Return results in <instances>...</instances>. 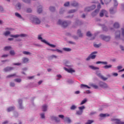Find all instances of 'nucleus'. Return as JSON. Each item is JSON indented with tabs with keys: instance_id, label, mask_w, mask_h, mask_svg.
<instances>
[{
	"instance_id": "obj_1",
	"label": "nucleus",
	"mask_w": 124,
	"mask_h": 124,
	"mask_svg": "<svg viewBox=\"0 0 124 124\" xmlns=\"http://www.w3.org/2000/svg\"><path fill=\"white\" fill-rule=\"evenodd\" d=\"M71 22L69 21H62L61 19H59L57 22L58 25H61L63 28H66L68 26H69Z\"/></svg>"
},
{
	"instance_id": "obj_2",
	"label": "nucleus",
	"mask_w": 124,
	"mask_h": 124,
	"mask_svg": "<svg viewBox=\"0 0 124 124\" xmlns=\"http://www.w3.org/2000/svg\"><path fill=\"white\" fill-rule=\"evenodd\" d=\"M38 39H39V40H41L42 41V42H43L44 43H45V44H46L47 45H48V46H50V47H52V48H55V47H56V45L51 44L47 42V41H46V40H43V39L41 37V35H39L38 36Z\"/></svg>"
},
{
	"instance_id": "obj_3",
	"label": "nucleus",
	"mask_w": 124,
	"mask_h": 124,
	"mask_svg": "<svg viewBox=\"0 0 124 124\" xmlns=\"http://www.w3.org/2000/svg\"><path fill=\"white\" fill-rule=\"evenodd\" d=\"M94 54H97V51H94L92 52L89 56L88 57V58L86 59V61H90L91 59L92 60H94V59H95V57H96V55H94Z\"/></svg>"
},
{
	"instance_id": "obj_4",
	"label": "nucleus",
	"mask_w": 124,
	"mask_h": 124,
	"mask_svg": "<svg viewBox=\"0 0 124 124\" xmlns=\"http://www.w3.org/2000/svg\"><path fill=\"white\" fill-rule=\"evenodd\" d=\"M98 9H96L93 13H92V16H95L97 14H98V12H99V9L101 8V5L100 4H98L97 5Z\"/></svg>"
},
{
	"instance_id": "obj_5",
	"label": "nucleus",
	"mask_w": 124,
	"mask_h": 124,
	"mask_svg": "<svg viewBox=\"0 0 124 124\" xmlns=\"http://www.w3.org/2000/svg\"><path fill=\"white\" fill-rule=\"evenodd\" d=\"M95 5H93L90 7H87L85 9V12H90V11H92V10H93V9H95Z\"/></svg>"
},
{
	"instance_id": "obj_6",
	"label": "nucleus",
	"mask_w": 124,
	"mask_h": 124,
	"mask_svg": "<svg viewBox=\"0 0 124 124\" xmlns=\"http://www.w3.org/2000/svg\"><path fill=\"white\" fill-rule=\"evenodd\" d=\"M26 37L27 36V34H16V35H11V37H14L15 38H16V37Z\"/></svg>"
},
{
	"instance_id": "obj_7",
	"label": "nucleus",
	"mask_w": 124,
	"mask_h": 124,
	"mask_svg": "<svg viewBox=\"0 0 124 124\" xmlns=\"http://www.w3.org/2000/svg\"><path fill=\"white\" fill-rule=\"evenodd\" d=\"M100 37L101 38H102V39H103V40H104L105 41H107V42L109 41L110 39H111L110 36H104V35H101Z\"/></svg>"
},
{
	"instance_id": "obj_8",
	"label": "nucleus",
	"mask_w": 124,
	"mask_h": 124,
	"mask_svg": "<svg viewBox=\"0 0 124 124\" xmlns=\"http://www.w3.org/2000/svg\"><path fill=\"white\" fill-rule=\"evenodd\" d=\"M111 122H115L116 124H124V122H121L120 120L117 119H111Z\"/></svg>"
},
{
	"instance_id": "obj_9",
	"label": "nucleus",
	"mask_w": 124,
	"mask_h": 124,
	"mask_svg": "<svg viewBox=\"0 0 124 124\" xmlns=\"http://www.w3.org/2000/svg\"><path fill=\"white\" fill-rule=\"evenodd\" d=\"M107 14H108L107 11H106V10H103L100 13V16L103 17V16L105 15L106 17H108V16H107Z\"/></svg>"
},
{
	"instance_id": "obj_10",
	"label": "nucleus",
	"mask_w": 124,
	"mask_h": 124,
	"mask_svg": "<svg viewBox=\"0 0 124 124\" xmlns=\"http://www.w3.org/2000/svg\"><path fill=\"white\" fill-rule=\"evenodd\" d=\"M99 85L101 88H103V89H106L107 88H108V85H107V84L103 82H100L99 83Z\"/></svg>"
},
{
	"instance_id": "obj_11",
	"label": "nucleus",
	"mask_w": 124,
	"mask_h": 124,
	"mask_svg": "<svg viewBox=\"0 0 124 124\" xmlns=\"http://www.w3.org/2000/svg\"><path fill=\"white\" fill-rule=\"evenodd\" d=\"M121 37V31H117L115 32V38L118 39Z\"/></svg>"
},
{
	"instance_id": "obj_12",
	"label": "nucleus",
	"mask_w": 124,
	"mask_h": 124,
	"mask_svg": "<svg viewBox=\"0 0 124 124\" xmlns=\"http://www.w3.org/2000/svg\"><path fill=\"white\" fill-rule=\"evenodd\" d=\"M97 76H98L99 78H101V79H102V80L104 81H106V80L108 79L107 78H105L103 76H102L101 73L97 74Z\"/></svg>"
},
{
	"instance_id": "obj_13",
	"label": "nucleus",
	"mask_w": 124,
	"mask_h": 124,
	"mask_svg": "<svg viewBox=\"0 0 124 124\" xmlns=\"http://www.w3.org/2000/svg\"><path fill=\"white\" fill-rule=\"evenodd\" d=\"M33 21L34 23H35V24H36L37 25H39V24H40L41 23L40 20H39V19L37 17H34L33 19Z\"/></svg>"
},
{
	"instance_id": "obj_14",
	"label": "nucleus",
	"mask_w": 124,
	"mask_h": 124,
	"mask_svg": "<svg viewBox=\"0 0 124 124\" xmlns=\"http://www.w3.org/2000/svg\"><path fill=\"white\" fill-rule=\"evenodd\" d=\"M64 70H65L66 71H67V72H68L69 73H72L73 72H75V71L74 70H72V69H67L65 67H64Z\"/></svg>"
},
{
	"instance_id": "obj_15",
	"label": "nucleus",
	"mask_w": 124,
	"mask_h": 124,
	"mask_svg": "<svg viewBox=\"0 0 124 124\" xmlns=\"http://www.w3.org/2000/svg\"><path fill=\"white\" fill-rule=\"evenodd\" d=\"M13 69V67H7L6 68L4 69V71H5V72H7L8 71H11V70H12Z\"/></svg>"
},
{
	"instance_id": "obj_16",
	"label": "nucleus",
	"mask_w": 124,
	"mask_h": 124,
	"mask_svg": "<svg viewBox=\"0 0 124 124\" xmlns=\"http://www.w3.org/2000/svg\"><path fill=\"white\" fill-rule=\"evenodd\" d=\"M51 119L54 120V121H55V122H57V123H59V122H61V120L57 117L52 116L51 117Z\"/></svg>"
},
{
	"instance_id": "obj_17",
	"label": "nucleus",
	"mask_w": 124,
	"mask_h": 124,
	"mask_svg": "<svg viewBox=\"0 0 124 124\" xmlns=\"http://www.w3.org/2000/svg\"><path fill=\"white\" fill-rule=\"evenodd\" d=\"M63 121H64V122H66L68 124H70V123H71V120L68 117H66V118H64Z\"/></svg>"
},
{
	"instance_id": "obj_18",
	"label": "nucleus",
	"mask_w": 124,
	"mask_h": 124,
	"mask_svg": "<svg viewBox=\"0 0 124 124\" xmlns=\"http://www.w3.org/2000/svg\"><path fill=\"white\" fill-rule=\"evenodd\" d=\"M96 64H99V63H102L103 64L106 65L107 63V62H101V61H98L96 62Z\"/></svg>"
},
{
	"instance_id": "obj_19",
	"label": "nucleus",
	"mask_w": 124,
	"mask_h": 124,
	"mask_svg": "<svg viewBox=\"0 0 124 124\" xmlns=\"http://www.w3.org/2000/svg\"><path fill=\"white\" fill-rule=\"evenodd\" d=\"M15 109V108L14 107H11L7 108V112H11V111H13Z\"/></svg>"
},
{
	"instance_id": "obj_20",
	"label": "nucleus",
	"mask_w": 124,
	"mask_h": 124,
	"mask_svg": "<svg viewBox=\"0 0 124 124\" xmlns=\"http://www.w3.org/2000/svg\"><path fill=\"white\" fill-rule=\"evenodd\" d=\"M100 117H101V118H105V117H109V114L101 113L100 114Z\"/></svg>"
},
{
	"instance_id": "obj_21",
	"label": "nucleus",
	"mask_w": 124,
	"mask_h": 124,
	"mask_svg": "<svg viewBox=\"0 0 124 124\" xmlns=\"http://www.w3.org/2000/svg\"><path fill=\"white\" fill-rule=\"evenodd\" d=\"M42 111L43 112H45V111H47V105H44V106H43Z\"/></svg>"
},
{
	"instance_id": "obj_22",
	"label": "nucleus",
	"mask_w": 124,
	"mask_h": 124,
	"mask_svg": "<svg viewBox=\"0 0 124 124\" xmlns=\"http://www.w3.org/2000/svg\"><path fill=\"white\" fill-rule=\"evenodd\" d=\"M22 102H23V101L21 99H19L18 100V103L19 104V108L20 109H23V106H22Z\"/></svg>"
},
{
	"instance_id": "obj_23",
	"label": "nucleus",
	"mask_w": 124,
	"mask_h": 124,
	"mask_svg": "<svg viewBox=\"0 0 124 124\" xmlns=\"http://www.w3.org/2000/svg\"><path fill=\"white\" fill-rule=\"evenodd\" d=\"M80 87L83 89V88H87V89H91V87H90L89 86L85 85V84H81Z\"/></svg>"
},
{
	"instance_id": "obj_24",
	"label": "nucleus",
	"mask_w": 124,
	"mask_h": 124,
	"mask_svg": "<svg viewBox=\"0 0 124 124\" xmlns=\"http://www.w3.org/2000/svg\"><path fill=\"white\" fill-rule=\"evenodd\" d=\"M112 65H106L104 66V68L105 69H108V68H111Z\"/></svg>"
},
{
	"instance_id": "obj_25",
	"label": "nucleus",
	"mask_w": 124,
	"mask_h": 124,
	"mask_svg": "<svg viewBox=\"0 0 124 124\" xmlns=\"http://www.w3.org/2000/svg\"><path fill=\"white\" fill-rule=\"evenodd\" d=\"M37 12L38 13L40 14L41 13V12H42V7L41 6H40L37 10Z\"/></svg>"
},
{
	"instance_id": "obj_26",
	"label": "nucleus",
	"mask_w": 124,
	"mask_h": 124,
	"mask_svg": "<svg viewBox=\"0 0 124 124\" xmlns=\"http://www.w3.org/2000/svg\"><path fill=\"white\" fill-rule=\"evenodd\" d=\"M113 27L115 29H118V28H120V24H119L118 23H114Z\"/></svg>"
},
{
	"instance_id": "obj_27",
	"label": "nucleus",
	"mask_w": 124,
	"mask_h": 124,
	"mask_svg": "<svg viewBox=\"0 0 124 124\" xmlns=\"http://www.w3.org/2000/svg\"><path fill=\"white\" fill-rule=\"evenodd\" d=\"M90 67L92 69H93V70H96L97 69H99V67H95V66H90Z\"/></svg>"
},
{
	"instance_id": "obj_28",
	"label": "nucleus",
	"mask_w": 124,
	"mask_h": 124,
	"mask_svg": "<svg viewBox=\"0 0 124 124\" xmlns=\"http://www.w3.org/2000/svg\"><path fill=\"white\" fill-rule=\"evenodd\" d=\"M71 5L72 6H74V7H76V6H78V3L75 2V1H74L73 2H72L71 3Z\"/></svg>"
},
{
	"instance_id": "obj_29",
	"label": "nucleus",
	"mask_w": 124,
	"mask_h": 124,
	"mask_svg": "<svg viewBox=\"0 0 124 124\" xmlns=\"http://www.w3.org/2000/svg\"><path fill=\"white\" fill-rule=\"evenodd\" d=\"M23 62L26 63L29 62V59L27 58H23L22 59Z\"/></svg>"
},
{
	"instance_id": "obj_30",
	"label": "nucleus",
	"mask_w": 124,
	"mask_h": 124,
	"mask_svg": "<svg viewBox=\"0 0 124 124\" xmlns=\"http://www.w3.org/2000/svg\"><path fill=\"white\" fill-rule=\"evenodd\" d=\"M23 54L24 55H29V56H31V53L29 52V51H23Z\"/></svg>"
},
{
	"instance_id": "obj_31",
	"label": "nucleus",
	"mask_w": 124,
	"mask_h": 124,
	"mask_svg": "<svg viewBox=\"0 0 124 124\" xmlns=\"http://www.w3.org/2000/svg\"><path fill=\"white\" fill-rule=\"evenodd\" d=\"M63 50L65 52H69L71 51V49H70V48H66V47L63 48Z\"/></svg>"
},
{
	"instance_id": "obj_32",
	"label": "nucleus",
	"mask_w": 124,
	"mask_h": 124,
	"mask_svg": "<svg viewBox=\"0 0 124 124\" xmlns=\"http://www.w3.org/2000/svg\"><path fill=\"white\" fill-rule=\"evenodd\" d=\"M78 34L79 35V37H82L83 36V34L81 33V31L80 30L78 31Z\"/></svg>"
},
{
	"instance_id": "obj_33",
	"label": "nucleus",
	"mask_w": 124,
	"mask_h": 124,
	"mask_svg": "<svg viewBox=\"0 0 124 124\" xmlns=\"http://www.w3.org/2000/svg\"><path fill=\"white\" fill-rule=\"evenodd\" d=\"M77 115H82L83 114V110H78L76 112Z\"/></svg>"
},
{
	"instance_id": "obj_34",
	"label": "nucleus",
	"mask_w": 124,
	"mask_h": 124,
	"mask_svg": "<svg viewBox=\"0 0 124 124\" xmlns=\"http://www.w3.org/2000/svg\"><path fill=\"white\" fill-rule=\"evenodd\" d=\"M15 15L16 17H18V18H20V19H22V16H21V15H20L18 13H16Z\"/></svg>"
},
{
	"instance_id": "obj_35",
	"label": "nucleus",
	"mask_w": 124,
	"mask_h": 124,
	"mask_svg": "<svg viewBox=\"0 0 124 124\" xmlns=\"http://www.w3.org/2000/svg\"><path fill=\"white\" fill-rule=\"evenodd\" d=\"M16 9H17V10H20V9H21V4L18 3V4L16 5Z\"/></svg>"
},
{
	"instance_id": "obj_36",
	"label": "nucleus",
	"mask_w": 124,
	"mask_h": 124,
	"mask_svg": "<svg viewBox=\"0 0 124 124\" xmlns=\"http://www.w3.org/2000/svg\"><path fill=\"white\" fill-rule=\"evenodd\" d=\"M109 11H110V14H114V13H115V12H116V11H115L114 10V8L110 9Z\"/></svg>"
},
{
	"instance_id": "obj_37",
	"label": "nucleus",
	"mask_w": 124,
	"mask_h": 124,
	"mask_svg": "<svg viewBox=\"0 0 124 124\" xmlns=\"http://www.w3.org/2000/svg\"><path fill=\"white\" fill-rule=\"evenodd\" d=\"M10 34V31H6L4 33V35L5 36H7V35H9Z\"/></svg>"
},
{
	"instance_id": "obj_38",
	"label": "nucleus",
	"mask_w": 124,
	"mask_h": 124,
	"mask_svg": "<svg viewBox=\"0 0 124 124\" xmlns=\"http://www.w3.org/2000/svg\"><path fill=\"white\" fill-rule=\"evenodd\" d=\"M49 10L51 12H54V11H55V10H56V9H55V7H50L49 8Z\"/></svg>"
},
{
	"instance_id": "obj_39",
	"label": "nucleus",
	"mask_w": 124,
	"mask_h": 124,
	"mask_svg": "<svg viewBox=\"0 0 124 124\" xmlns=\"http://www.w3.org/2000/svg\"><path fill=\"white\" fill-rule=\"evenodd\" d=\"M14 76H16V74L8 75L7 76V78H11V77H14Z\"/></svg>"
},
{
	"instance_id": "obj_40",
	"label": "nucleus",
	"mask_w": 124,
	"mask_h": 124,
	"mask_svg": "<svg viewBox=\"0 0 124 124\" xmlns=\"http://www.w3.org/2000/svg\"><path fill=\"white\" fill-rule=\"evenodd\" d=\"M10 49H11V46H5L4 48V49L5 50V51H7L8 50H10Z\"/></svg>"
},
{
	"instance_id": "obj_41",
	"label": "nucleus",
	"mask_w": 124,
	"mask_h": 124,
	"mask_svg": "<svg viewBox=\"0 0 124 124\" xmlns=\"http://www.w3.org/2000/svg\"><path fill=\"white\" fill-rule=\"evenodd\" d=\"M87 102V100L86 99H84L83 100H82L80 103V105H83V104H85Z\"/></svg>"
},
{
	"instance_id": "obj_42",
	"label": "nucleus",
	"mask_w": 124,
	"mask_h": 124,
	"mask_svg": "<svg viewBox=\"0 0 124 124\" xmlns=\"http://www.w3.org/2000/svg\"><path fill=\"white\" fill-rule=\"evenodd\" d=\"M93 123V120H88L85 124H92Z\"/></svg>"
},
{
	"instance_id": "obj_43",
	"label": "nucleus",
	"mask_w": 124,
	"mask_h": 124,
	"mask_svg": "<svg viewBox=\"0 0 124 124\" xmlns=\"http://www.w3.org/2000/svg\"><path fill=\"white\" fill-rule=\"evenodd\" d=\"M22 80L21 78H16L15 79V82H16L17 83H20Z\"/></svg>"
},
{
	"instance_id": "obj_44",
	"label": "nucleus",
	"mask_w": 124,
	"mask_h": 124,
	"mask_svg": "<svg viewBox=\"0 0 124 124\" xmlns=\"http://www.w3.org/2000/svg\"><path fill=\"white\" fill-rule=\"evenodd\" d=\"M86 35L88 37H91V36H92V33H91V32L88 31V32H87Z\"/></svg>"
},
{
	"instance_id": "obj_45",
	"label": "nucleus",
	"mask_w": 124,
	"mask_h": 124,
	"mask_svg": "<svg viewBox=\"0 0 124 124\" xmlns=\"http://www.w3.org/2000/svg\"><path fill=\"white\" fill-rule=\"evenodd\" d=\"M85 108V106H82L81 107H79L78 109L80 110V111H83L84 110V108Z\"/></svg>"
},
{
	"instance_id": "obj_46",
	"label": "nucleus",
	"mask_w": 124,
	"mask_h": 124,
	"mask_svg": "<svg viewBox=\"0 0 124 124\" xmlns=\"http://www.w3.org/2000/svg\"><path fill=\"white\" fill-rule=\"evenodd\" d=\"M32 11L31 10V8H28L26 10V12L27 13H31Z\"/></svg>"
},
{
	"instance_id": "obj_47",
	"label": "nucleus",
	"mask_w": 124,
	"mask_h": 124,
	"mask_svg": "<svg viewBox=\"0 0 124 124\" xmlns=\"http://www.w3.org/2000/svg\"><path fill=\"white\" fill-rule=\"evenodd\" d=\"M75 25L77 26H80L81 25V21H78L76 22Z\"/></svg>"
},
{
	"instance_id": "obj_48",
	"label": "nucleus",
	"mask_w": 124,
	"mask_h": 124,
	"mask_svg": "<svg viewBox=\"0 0 124 124\" xmlns=\"http://www.w3.org/2000/svg\"><path fill=\"white\" fill-rule=\"evenodd\" d=\"M93 88H94V89H98V86L95 84H93L92 85Z\"/></svg>"
},
{
	"instance_id": "obj_49",
	"label": "nucleus",
	"mask_w": 124,
	"mask_h": 124,
	"mask_svg": "<svg viewBox=\"0 0 124 124\" xmlns=\"http://www.w3.org/2000/svg\"><path fill=\"white\" fill-rule=\"evenodd\" d=\"M10 54L12 55V56H14V55H15V52H14V50H11L10 51Z\"/></svg>"
},
{
	"instance_id": "obj_50",
	"label": "nucleus",
	"mask_w": 124,
	"mask_h": 124,
	"mask_svg": "<svg viewBox=\"0 0 124 124\" xmlns=\"http://www.w3.org/2000/svg\"><path fill=\"white\" fill-rule=\"evenodd\" d=\"M104 2L106 3V4H108L109 2H111V0H104Z\"/></svg>"
},
{
	"instance_id": "obj_51",
	"label": "nucleus",
	"mask_w": 124,
	"mask_h": 124,
	"mask_svg": "<svg viewBox=\"0 0 124 124\" xmlns=\"http://www.w3.org/2000/svg\"><path fill=\"white\" fill-rule=\"evenodd\" d=\"M76 108V106H75V105H73L71 106L70 109L71 110H75Z\"/></svg>"
},
{
	"instance_id": "obj_52",
	"label": "nucleus",
	"mask_w": 124,
	"mask_h": 124,
	"mask_svg": "<svg viewBox=\"0 0 124 124\" xmlns=\"http://www.w3.org/2000/svg\"><path fill=\"white\" fill-rule=\"evenodd\" d=\"M74 12H76V10H70L69 11V13H74Z\"/></svg>"
},
{
	"instance_id": "obj_53",
	"label": "nucleus",
	"mask_w": 124,
	"mask_h": 124,
	"mask_svg": "<svg viewBox=\"0 0 124 124\" xmlns=\"http://www.w3.org/2000/svg\"><path fill=\"white\" fill-rule=\"evenodd\" d=\"M69 6V1L66 2L64 4V6Z\"/></svg>"
},
{
	"instance_id": "obj_54",
	"label": "nucleus",
	"mask_w": 124,
	"mask_h": 124,
	"mask_svg": "<svg viewBox=\"0 0 124 124\" xmlns=\"http://www.w3.org/2000/svg\"><path fill=\"white\" fill-rule=\"evenodd\" d=\"M114 6H118V2L116 0H114Z\"/></svg>"
},
{
	"instance_id": "obj_55",
	"label": "nucleus",
	"mask_w": 124,
	"mask_h": 124,
	"mask_svg": "<svg viewBox=\"0 0 124 124\" xmlns=\"http://www.w3.org/2000/svg\"><path fill=\"white\" fill-rule=\"evenodd\" d=\"M10 86L11 87H15V83H14V82H11L10 83Z\"/></svg>"
},
{
	"instance_id": "obj_56",
	"label": "nucleus",
	"mask_w": 124,
	"mask_h": 124,
	"mask_svg": "<svg viewBox=\"0 0 124 124\" xmlns=\"http://www.w3.org/2000/svg\"><path fill=\"white\" fill-rule=\"evenodd\" d=\"M22 0L24 2H26V3H30V1H31V0Z\"/></svg>"
},
{
	"instance_id": "obj_57",
	"label": "nucleus",
	"mask_w": 124,
	"mask_h": 124,
	"mask_svg": "<svg viewBox=\"0 0 124 124\" xmlns=\"http://www.w3.org/2000/svg\"><path fill=\"white\" fill-rule=\"evenodd\" d=\"M58 117H59V118H60L61 119H63H63H64V116H63V115H59V116H58Z\"/></svg>"
},
{
	"instance_id": "obj_58",
	"label": "nucleus",
	"mask_w": 124,
	"mask_h": 124,
	"mask_svg": "<svg viewBox=\"0 0 124 124\" xmlns=\"http://www.w3.org/2000/svg\"><path fill=\"white\" fill-rule=\"evenodd\" d=\"M94 47H95V48H98L99 47H100V45L94 44Z\"/></svg>"
},
{
	"instance_id": "obj_59",
	"label": "nucleus",
	"mask_w": 124,
	"mask_h": 124,
	"mask_svg": "<svg viewBox=\"0 0 124 124\" xmlns=\"http://www.w3.org/2000/svg\"><path fill=\"white\" fill-rule=\"evenodd\" d=\"M41 117L42 119H44L45 118V115L44 114V113L41 114Z\"/></svg>"
},
{
	"instance_id": "obj_60",
	"label": "nucleus",
	"mask_w": 124,
	"mask_h": 124,
	"mask_svg": "<svg viewBox=\"0 0 124 124\" xmlns=\"http://www.w3.org/2000/svg\"><path fill=\"white\" fill-rule=\"evenodd\" d=\"M56 51L58 52V53H62V51L59 49H56Z\"/></svg>"
},
{
	"instance_id": "obj_61",
	"label": "nucleus",
	"mask_w": 124,
	"mask_h": 124,
	"mask_svg": "<svg viewBox=\"0 0 124 124\" xmlns=\"http://www.w3.org/2000/svg\"><path fill=\"white\" fill-rule=\"evenodd\" d=\"M3 11V8L0 6V12H2Z\"/></svg>"
},
{
	"instance_id": "obj_62",
	"label": "nucleus",
	"mask_w": 124,
	"mask_h": 124,
	"mask_svg": "<svg viewBox=\"0 0 124 124\" xmlns=\"http://www.w3.org/2000/svg\"><path fill=\"white\" fill-rule=\"evenodd\" d=\"M14 64V65H21V63H15Z\"/></svg>"
},
{
	"instance_id": "obj_63",
	"label": "nucleus",
	"mask_w": 124,
	"mask_h": 124,
	"mask_svg": "<svg viewBox=\"0 0 124 124\" xmlns=\"http://www.w3.org/2000/svg\"><path fill=\"white\" fill-rule=\"evenodd\" d=\"M112 75H113V76L117 77V76H118V73H114L112 74Z\"/></svg>"
},
{
	"instance_id": "obj_64",
	"label": "nucleus",
	"mask_w": 124,
	"mask_h": 124,
	"mask_svg": "<svg viewBox=\"0 0 124 124\" xmlns=\"http://www.w3.org/2000/svg\"><path fill=\"white\" fill-rule=\"evenodd\" d=\"M122 35L124 37V29H122Z\"/></svg>"
}]
</instances>
